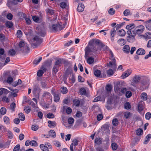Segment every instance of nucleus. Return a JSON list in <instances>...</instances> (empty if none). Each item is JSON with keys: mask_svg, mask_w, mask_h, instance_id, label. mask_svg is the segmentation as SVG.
I'll list each match as a JSON object with an SVG mask.
<instances>
[{"mask_svg": "<svg viewBox=\"0 0 151 151\" xmlns=\"http://www.w3.org/2000/svg\"><path fill=\"white\" fill-rule=\"evenodd\" d=\"M132 95V93L130 91H127L126 92V96L127 98H130Z\"/></svg>", "mask_w": 151, "mask_h": 151, "instance_id": "864d4df0", "label": "nucleus"}, {"mask_svg": "<svg viewBox=\"0 0 151 151\" xmlns=\"http://www.w3.org/2000/svg\"><path fill=\"white\" fill-rule=\"evenodd\" d=\"M49 134L52 137L54 138L56 137V134L54 131L51 130L49 131Z\"/></svg>", "mask_w": 151, "mask_h": 151, "instance_id": "a878e982", "label": "nucleus"}, {"mask_svg": "<svg viewBox=\"0 0 151 151\" xmlns=\"http://www.w3.org/2000/svg\"><path fill=\"white\" fill-rule=\"evenodd\" d=\"M145 117L146 119L149 120L151 117V114L150 112L147 113L145 115Z\"/></svg>", "mask_w": 151, "mask_h": 151, "instance_id": "4d7b16f0", "label": "nucleus"}, {"mask_svg": "<svg viewBox=\"0 0 151 151\" xmlns=\"http://www.w3.org/2000/svg\"><path fill=\"white\" fill-rule=\"evenodd\" d=\"M102 139L100 137H98L95 139L94 140V145L96 146L97 145H99L102 143Z\"/></svg>", "mask_w": 151, "mask_h": 151, "instance_id": "ddd939ff", "label": "nucleus"}, {"mask_svg": "<svg viewBox=\"0 0 151 151\" xmlns=\"http://www.w3.org/2000/svg\"><path fill=\"white\" fill-rule=\"evenodd\" d=\"M17 35L18 37L20 38L22 35V32L21 31L18 30L17 32Z\"/></svg>", "mask_w": 151, "mask_h": 151, "instance_id": "052dcab7", "label": "nucleus"}, {"mask_svg": "<svg viewBox=\"0 0 151 151\" xmlns=\"http://www.w3.org/2000/svg\"><path fill=\"white\" fill-rule=\"evenodd\" d=\"M118 121L116 118H115L113 119L112 120V124L113 125H118Z\"/></svg>", "mask_w": 151, "mask_h": 151, "instance_id": "5fc2aeb1", "label": "nucleus"}, {"mask_svg": "<svg viewBox=\"0 0 151 151\" xmlns=\"http://www.w3.org/2000/svg\"><path fill=\"white\" fill-rule=\"evenodd\" d=\"M39 128L38 126L33 125L32 126V130L36 131Z\"/></svg>", "mask_w": 151, "mask_h": 151, "instance_id": "69168bd1", "label": "nucleus"}, {"mask_svg": "<svg viewBox=\"0 0 151 151\" xmlns=\"http://www.w3.org/2000/svg\"><path fill=\"white\" fill-rule=\"evenodd\" d=\"M61 92L63 94H65L67 93L68 92V89L66 87H63L61 88Z\"/></svg>", "mask_w": 151, "mask_h": 151, "instance_id": "2f4dec72", "label": "nucleus"}, {"mask_svg": "<svg viewBox=\"0 0 151 151\" xmlns=\"http://www.w3.org/2000/svg\"><path fill=\"white\" fill-rule=\"evenodd\" d=\"M116 31L114 29H112L111 30V31L110 32V34L111 35V39L112 41H113L114 40V36L116 34Z\"/></svg>", "mask_w": 151, "mask_h": 151, "instance_id": "f3484780", "label": "nucleus"}, {"mask_svg": "<svg viewBox=\"0 0 151 151\" xmlns=\"http://www.w3.org/2000/svg\"><path fill=\"white\" fill-rule=\"evenodd\" d=\"M59 67L54 65L52 68V72L53 73L56 74L58 70Z\"/></svg>", "mask_w": 151, "mask_h": 151, "instance_id": "de8ad7c7", "label": "nucleus"}, {"mask_svg": "<svg viewBox=\"0 0 151 151\" xmlns=\"http://www.w3.org/2000/svg\"><path fill=\"white\" fill-rule=\"evenodd\" d=\"M151 138V134H148L146 137L145 140L144 142V144H147L148 141L150 140Z\"/></svg>", "mask_w": 151, "mask_h": 151, "instance_id": "393cba45", "label": "nucleus"}, {"mask_svg": "<svg viewBox=\"0 0 151 151\" xmlns=\"http://www.w3.org/2000/svg\"><path fill=\"white\" fill-rule=\"evenodd\" d=\"M66 24H63L62 25H60L59 24H58V29L60 31L63 29L65 27Z\"/></svg>", "mask_w": 151, "mask_h": 151, "instance_id": "37998d69", "label": "nucleus"}, {"mask_svg": "<svg viewBox=\"0 0 151 151\" xmlns=\"http://www.w3.org/2000/svg\"><path fill=\"white\" fill-rule=\"evenodd\" d=\"M33 44L37 46L40 44L42 42V39L37 36H35L33 40Z\"/></svg>", "mask_w": 151, "mask_h": 151, "instance_id": "39448f33", "label": "nucleus"}, {"mask_svg": "<svg viewBox=\"0 0 151 151\" xmlns=\"http://www.w3.org/2000/svg\"><path fill=\"white\" fill-rule=\"evenodd\" d=\"M19 117L20 120L23 121L25 120V116L24 114L22 113H21L19 114Z\"/></svg>", "mask_w": 151, "mask_h": 151, "instance_id": "4c0bfd02", "label": "nucleus"}, {"mask_svg": "<svg viewBox=\"0 0 151 151\" xmlns=\"http://www.w3.org/2000/svg\"><path fill=\"white\" fill-rule=\"evenodd\" d=\"M131 115V113L129 112H127L125 113L124 116L125 118L126 119L129 118Z\"/></svg>", "mask_w": 151, "mask_h": 151, "instance_id": "0e129e2a", "label": "nucleus"}, {"mask_svg": "<svg viewBox=\"0 0 151 151\" xmlns=\"http://www.w3.org/2000/svg\"><path fill=\"white\" fill-rule=\"evenodd\" d=\"M96 151H104L102 148L100 146H98L95 147Z\"/></svg>", "mask_w": 151, "mask_h": 151, "instance_id": "774afa93", "label": "nucleus"}, {"mask_svg": "<svg viewBox=\"0 0 151 151\" xmlns=\"http://www.w3.org/2000/svg\"><path fill=\"white\" fill-rule=\"evenodd\" d=\"M40 90V88L37 85H34L33 86L32 92L34 94H35L36 92L38 90Z\"/></svg>", "mask_w": 151, "mask_h": 151, "instance_id": "5701e85b", "label": "nucleus"}, {"mask_svg": "<svg viewBox=\"0 0 151 151\" xmlns=\"http://www.w3.org/2000/svg\"><path fill=\"white\" fill-rule=\"evenodd\" d=\"M92 44H94L96 46H97V47L100 48V47L102 46V44L101 41L99 40H96L93 42H91Z\"/></svg>", "mask_w": 151, "mask_h": 151, "instance_id": "9b49d317", "label": "nucleus"}, {"mask_svg": "<svg viewBox=\"0 0 151 151\" xmlns=\"http://www.w3.org/2000/svg\"><path fill=\"white\" fill-rule=\"evenodd\" d=\"M8 53L10 55L13 56L15 55L16 52L14 50L12 49L9 50Z\"/></svg>", "mask_w": 151, "mask_h": 151, "instance_id": "ea45409f", "label": "nucleus"}, {"mask_svg": "<svg viewBox=\"0 0 151 151\" xmlns=\"http://www.w3.org/2000/svg\"><path fill=\"white\" fill-rule=\"evenodd\" d=\"M6 26L9 28L12 27L13 26V23L12 22L7 21L6 23Z\"/></svg>", "mask_w": 151, "mask_h": 151, "instance_id": "f704fd0d", "label": "nucleus"}, {"mask_svg": "<svg viewBox=\"0 0 151 151\" xmlns=\"http://www.w3.org/2000/svg\"><path fill=\"white\" fill-rule=\"evenodd\" d=\"M48 123L49 124L48 126L51 128L54 127L56 126V122L54 121H48Z\"/></svg>", "mask_w": 151, "mask_h": 151, "instance_id": "4be33fe9", "label": "nucleus"}, {"mask_svg": "<svg viewBox=\"0 0 151 151\" xmlns=\"http://www.w3.org/2000/svg\"><path fill=\"white\" fill-rule=\"evenodd\" d=\"M24 110L26 113L28 114L30 111V108L29 106H27L24 107Z\"/></svg>", "mask_w": 151, "mask_h": 151, "instance_id": "79ce46f5", "label": "nucleus"}, {"mask_svg": "<svg viewBox=\"0 0 151 151\" xmlns=\"http://www.w3.org/2000/svg\"><path fill=\"white\" fill-rule=\"evenodd\" d=\"M78 141L76 139H74L72 141V143L71 144L70 146V151H74L73 146H74V148L75 149L76 146L78 145Z\"/></svg>", "mask_w": 151, "mask_h": 151, "instance_id": "9d476101", "label": "nucleus"}, {"mask_svg": "<svg viewBox=\"0 0 151 151\" xmlns=\"http://www.w3.org/2000/svg\"><path fill=\"white\" fill-rule=\"evenodd\" d=\"M4 50L3 48L0 49V58L4 60L6 57V55L4 54Z\"/></svg>", "mask_w": 151, "mask_h": 151, "instance_id": "dca6fc26", "label": "nucleus"}, {"mask_svg": "<svg viewBox=\"0 0 151 151\" xmlns=\"http://www.w3.org/2000/svg\"><path fill=\"white\" fill-rule=\"evenodd\" d=\"M123 51L125 53H128L130 52V48L128 45L124 46L123 48Z\"/></svg>", "mask_w": 151, "mask_h": 151, "instance_id": "aec40b11", "label": "nucleus"}, {"mask_svg": "<svg viewBox=\"0 0 151 151\" xmlns=\"http://www.w3.org/2000/svg\"><path fill=\"white\" fill-rule=\"evenodd\" d=\"M141 98L144 101L146 100L147 99V95L146 93H143L141 95Z\"/></svg>", "mask_w": 151, "mask_h": 151, "instance_id": "7c9ffc66", "label": "nucleus"}, {"mask_svg": "<svg viewBox=\"0 0 151 151\" xmlns=\"http://www.w3.org/2000/svg\"><path fill=\"white\" fill-rule=\"evenodd\" d=\"M0 112L2 114L4 115L6 113V109L5 108L2 107L0 109Z\"/></svg>", "mask_w": 151, "mask_h": 151, "instance_id": "6e6d98bb", "label": "nucleus"}, {"mask_svg": "<svg viewBox=\"0 0 151 151\" xmlns=\"http://www.w3.org/2000/svg\"><path fill=\"white\" fill-rule=\"evenodd\" d=\"M74 104L77 106H78L80 104V101L78 99H75L73 101Z\"/></svg>", "mask_w": 151, "mask_h": 151, "instance_id": "49530a36", "label": "nucleus"}, {"mask_svg": "<svg viewBox=\"0 0 151 151\" xmlns=\"http://www.w3.org/2000/svg\"><path fill=\"white\" fill-rule=\"evenodd\" d=\"M105 48L107 52L109 53V56L111 58H113L114 57V54L112 51L110 50L109 48L107 46L105 47Z\"/></svg>", "mask_w": 151, "mask_h": 151, "instance_id": "b1692460", "label": "nucleus"}, {"mask_svg": "<svg viewBox=\"0 0 151 151\" xmlns=\"http://www.w3.org/2000/svg\"><path fill=\"white\" fill-rule=\"evenodd\" d=\"M131 106L129 103L127 102L124 104V108L127 109H130Z\"/></svg>", "mask_w": 151, "mask_h": 151, "instance_id": "3c124183", "label": "nucleus"}, {"mask_svg": "<svg viewBox=\"0 0 151 151\" xmlns=\"http://www.w3.org/2000/svg\"><path fill=\"white\" fill-rule=\"evenodd\" d=\"M17 50L18 51H21L23 52L27 51L29 50L28 45L26 43L25 44L23 41L20 42L19 47L17 48Z\"/></svg>", "mask_w": 151, "mask_h": 151, "instance_id": "7ed1b4c3", "label": "nucleus"}, {"mask_svg": "<svg viewBox=\"0 0 151 151\" xmlns=\"http://www.w3.org/2000/svg\"><path fill=\"white\" fill-rule=\"evenodd\" d=\"M118 43L121 45H124V40L122 39H120L118 41Z\"/></svg>", "mask_w": 151, "mask_h": 151, "instance_id": "e2e57ef3", "label": "nucleus"}, {"mask_svg": "<svg viewBox=\"0 0 151 151\" xmlns=\"http://www.w3.org/2000/svg\"><path fill=\"white\" fill-rule=\"evenodd\" d=\"M16 4L17 2L15 0H9L7 2V6L10 9Z\"/></svg>", "mask_w": 151, "mask_h": 151, "instance_id": "0eeeda50", "label": "nucleus"}, {"mask_svg": "<svg viewBox=\"0 0 151 151\" xmlns=\"http://www.w3.org/2000/svg\"><path fill=\"white\" fill-rule=\"evenodd\" d=\"M99 48L97 47V46H96L94 44H92L91 42H90L88 45L86 46L85 49L86 56H88L89 53L92 52H95L97 51Z\"/></svg>", "mask_w": 151, "mask_h": 151, "instance_id": "f257e3e1", "label": "nucleus"}, {"mask_svg": "<svg viewBox=\"0 0 151 151\" xmlns=\"http://www.w3.org/2000/svg\"><path fill=\"white\" fill-rule=\"evenodd\" d=\"M145 27L142 25H139L137 26L134 29L137 35L139 36L144 37V35H141L145 30Z\"/></svg>", "mask_w": 151, "mask_h": 151, "instance_id": "20e7f679", "label": "nucleus"}, {"mask_svg": "<svg viewBox=\"0 0 151 151\" xmlns=\"http://www.w3.org/2000/svg\"><path fill=\"white\" fill-rule=\"evenodd\" d=\"M42 59V58L41 57H40L38 59H35L34 61V64L37 65L41 61Z\"/></svg>", "mask_w": 151, "mask_h": 151, "instance_id": "09e8293b", "label": "nucleus"}, {"mask_svg": "<svg viewBox=\"0 0 151 151\" xmlns=\"http://www.w3.org/2000/svg\"><path fill=\"white\" fill-rule=\"evenodd\" d=\"M124 15L125 16L130 15L132 14V13L130 11V10H125L123 12Z\"/></svg>", "mask_w": 151, "mask_h": 151, "instance_id": "c9c22d12", "label": "nucleus"}, {"mask_svg": "<svg viewBox=\"0 0 151 151\" xmlns=\"http://www.w3.org/2000/svg\"><path fill=\"white\" fill-rule=\"evenodd\" d=\"M7 136L10 139H12L13 137V134L12 132L10 130L7 131Z\"/></svg>", "mask_w": 151, "mask_h": 151, "instance_id": "58836bf2", "label": "nucleus"}, {"mask_svg": "<svg viewBox=\"0 0 151 151\" xmlns=\"http://www.w3.org/2000/svg\"><path fill=\"white\" fill-rule=\"evenodd\" d=\"M131 73L132 70L131 69H128L122 74L121 77L122 79H124L129 76Z\"/></svg>", "mask_w": 151, "mask_h": 151, "instance_id": "6e6552de", "label": "nucleus"}, {"mask_svg": "<svg viewBox=\"0 0 151 151\" xmlns=\"http://www.w3.org/2000/svg\"><path fill=\"white\" fill-rule=\"evenodd\" d=\"M136 53L137 55H143L145 54V51L142 48H139L137 50Z\"/></svg>", "mask_w": 151, "mask_h": 151, "instance_id": "2eb2a0df", "label": "nucleus"}, {"mask_svg": "<svg viewBox=\"0 0 151 151\" xmlns=\"http://www.w3.org/2000/svg\"><path fill=\"white\" fill-rule=\"evenodd\" d=\"M13 81L12 77L10 76H9L7 79V82L8 83H10Z\"/></svg>", "mask_w": 151, "mask_h": 151, "instance_id": "603ef678", "label": "nucleus"}, {"mask_svg": "<svg viewBox=\"0 0 151 151\" xmlns=\"http://www.w3.org/2000/svg\"><path fill=\"white\" fill-rule=\"evenodd\" d=\"M20 148V145H17L14 148L13 151H18Z\"/></svg>", "mask_w": 151, "mask_h": 151, "instance_id": "338daca9", "label": "nucleus"}, {"mask_svg": "<svg viewBox=\"0 0 151 151\" xmlns=\"http://www.w3.org/2000/svg\"><path fill=\"white\" fill-rule=\"evenodd\" d=\"M30 144L32 146H36L37 145V143L36 141L32 140L30 141Z\"/></svg>", "mask_w": 151, "mask_h": 151, "instance_id": "680f3d73", "label": "nucleus"}, {"mask_svg": "<svg viewBox=\"0 0 151 151\" xmlns=\"http://www.w3.org/2000/svg\"><path fill=\"white\" fill-rule=\"evenodd\" d=\"M143 132V130L141 129H138L136 131V134L138 136L141 135L142 134Z\"/></svg>", "mask_w": 151, "mask_h": 151, "instance_id": "72a5a7b5", "label": "nucleus"}, {"mask_svg": "<svg viewBox=\"0 0 151 151\" xmlns=\"http://www.w3.org/2000/svg\"><path fill=\"white\" fill-rule=\"evenodd\" d=\"M101 71L98 70H96L94 72V75L97 77H99L101 74Z\"/></svg>", "mask_w": 151, "mask_h": 151, "instance_id": "c85d7f7f", "label": "nucleus"}, {"mask_svg": "<svg viewBox=\"0 0 151 151\" xmlns=\"http://www.w3.org/2000/svg\"><path fill=\"white\" fill-rule=\"evenodd\" d=\"M3 120L4 122L6 124H9L10 123V119L7 116L4 117Z\"/></svg>", "mask_w": 151, "mask_h": 151, "instance_id": "cd10ccee", "label": "nucleus"}, {"mask_svg": "<svg viewBox=\"0 0 151 151\" xmlns=\"http://www.w3.org/2000/svg\"><path fill=\"white\" fill-rule=\"evenodd\" d=\"M60 6L62 9H68V2H62L60 4Z\"/></svg>", "mask_w": 151, "mask_h": 151, "instance_id": "6ab92c4d", "label": "nucleus"}, {"mask_svg": "<svg viewBox=\"0 0 151 151\" xmlns=\"http://www.w3.org/2000/svg\"><path fill=\"white\" fill-rule=\"evenodd\" d=\"M116 60L114 58H113L112 59V61L109 62L107 65L108 67L112 68L114 70H116Z\"/></svg>", "mask_w": 151, "mask_h": 151, "instance_id": "423d86ee", "label": "nucleus"}, {"mask_svg": "<svg viewBox=\"0 0 151 151\" xmlns=\"http://www.w3.org/2000/svg\"><path fill=\"white\" fill-rule=\"evenodd\" d=\"M54 101L55 102H58L60 100V97L58 94L54 93Z\"/></svg>", "mask_w": 151, "mask_h": 151, "instance_id": "473e14b6", "label": "nucleus"}, {"mask_svg": "<svg viewBox=\"0 0 151 151\" xmlns=\"http://www.w3.org/2000/svg\"><path fill=\"white\" fill-rule=\"evenodd\" d=\"M61 64V61L57 60L55 62L54 65L55 66H57L58 67H59L60 66Z\"/></svg>", "mask_w": 151, "mask_h": 151, "instance_id": "13d9d810", "label": "nucleus"}, {"mask_svg": "<svg viewBox=\"0 0 151 151\" xmlns=\"http://www.w3.org/2000/svg\"><path fill=\"white\" fill-rule=\"evenodd\" d=\"M101 129L102 131L105 133H109L110 132L109 127L106 124H104L102 126Z\"/></svg>", "mask_w": 151, "mask_h": 151, "instance_id": "4468645a", "label": "nucleus"}, {"mask_svg": "<svg viewBox=\"0 0 151 151\" xmlns=\"http://www.w3.org/2000/svg\"><path fill=\"white\" fill-rule=\"evenodd\" d=\"M144 105L142 102L139 104L138 106V109L139 111H141L144 109Z\"/></svg>", "mask_w": 151, "mask_h": 151, "instance_id": "bb28decb", "label": "nucleus"}, {"mask_svg": "<svg viewBox=\"0 0 151 151\" xmlns=\"http://www.w3.org/2000/svg\"><path fill=\"white\" fill-rule=\"evenodd\" d=\"M40 147L43 151H51V150L49 149L46 146L43 144H41L40 145Z\"/></svg>", "mask_w": 151, "mask_h": 151, "instance_id": "412c9836", "label": "nucleus"}, {"mask_svg": "<svg viewBox=\"0 0 151 151\" xmlns=\"http://www.w3.org/2000/svg\"><path fill=\"white\" fill-rule=\"evenodd\" d=\"M80 93L82 95H85L86 93V91L84 88H81L80 90Z\"/></svg>", "mask_w": 151, "mask_h": 151, "instance_id": "a19ab883", "label": "nucleus"}, {"mask_svg": "<svg viewBox=\"0 0 151 151\" xmlns=\"http://www.w3.org/2000/svg\"><path fill=\"white\" fill-rule=\"evenodd\" d=\"M140 77L138 75H135L133 77L132 80V83L134 84L137 83L139 82Z\"/></svg>", "mask_w": 151, "mask_h": 151, "instance_id": "1a4fd4ad", "label": "nucleus"}, {"mask_svg": "<svg viewBox=\"0 0 151 151\" xmlns=\"http://www.w3.org/2000/svg\"><path fill=\"white\" fill-rule=\"evenodd\" d=\"M111 146L113 150H116L117 148V145L116 143L114 142L112 143Z\"/></svg>", "mask_w": 151, "mask_h": 151, "instance_id": "a18cd8bd", "label": "nucleus"}, {"mask_svg": "<svg viewBox=\"0 0 151 151\" xmlns=\"http://www.w3.org/2000/svg\"><path fill=\"white\" fill-rule=\"evenodd\" d=\"M84 7V6L83 4L79 3L77 7V9H83Z\"/></svg>", "mask_w": 151, "mask_h": 151, "instance_id": "c03bdc74", "label": "nucleus"}, {"mask_svg": "<svg viewBox=\"0 0 151 151\" xmlns=\"http://www.w3.org/2000/svg\"><path fill=\"white\" fill-rule=\"evenodd\" d=\"M41 69H42L39 70L37 72V75L39 77L41 76L44 73V71L46 70V68L44 67H42Z\"/></svg>", "mask_w": 151, "mask_h": 151, "instance_id": "a211bd4d", "label": "nucleus"}, {"mask_svg": "<svg viewBox=\"0 0 151 151\" xmlns=\"http://www.w3.org/2000/svg\"><path fill=\"white\" fill-rule=\"evenodd\" d=\"M53 143L54 145L57 147H59L61 146L60 143L57 140L54 141Z\"/></svg>", "mask_w": 151, "mask_h": 151, "instance_id": "8fccbe9b", "label": "nucleus"}, {"mask_svg": "<svg viewBox=\"0 0 151 151\" xmlns=\"http://www.w3.org/2000/svg\"><path fill=\"white\" fill-rule=\"evenodd\" d=\"M74 119L72 117H70L68 119V122L69 124H72L74 123Z\"/></svg>", "mask_w": 151, "mask_h": 151, "instance_id": "bf43d9fd", "label": "nucleus"}, {"mask_svg": "<svg viewBox=\"0 0 151 151\" xmlns=\"http://www.w3.org/2000/svg\"><path fill=\"white\" fill-rule=\"evenodd\" d=\"M127 34L128 35L127 37V41L130 42H133L135 40V37L137 34L134 29L128 30Z\"/></svg>", "mask_w": 151, "mask_h": 151, "instance_id": "f03ea898", "label": "nucleus"}, {"mask_svg": "<svg viewBox=\"0 0 151 151\" xmlns=\"http://www.w3.org/2000/svg\"><path fill=\"white\" fill-rule=\"evenodd\" d=\"M106 96H108L111 93V85H108L106 87Z\"/></svg>", "mask_w": 151, "mask_h": 151, "instance_id": "f8f14e48", "label": "nucleus"}, {"mask_svg": "<svg viewBox=\"0 0 151 151\" xmlns=\"http://www.w3.org/2000/svg\"><path fill=\"white\" fill-rule=\"evenodd\" d=\"M119 35L121 36H124L125 35L126 32L123 29H121L119 31Z\"/></svg>", "mask_w": 151, "mask_h": 151, "instance_id": "e433bc0d", "label": "nucleus"}, {"mask_svg": "<svg viewBox=\"0 0 151 151\" xmlns=\"http://www.w3.org/2000/svg\"><path fill=\"white\" fill-rule=\"evenodd\" d=\"M87 63L89 64L92 63L94 61V59L92 57L88 58L87 60Z\"/></svg>", "mask_w": 151, "mask_h": 151, "instance_id": "c756f323", "label": "nucleus"}]
</instances>
